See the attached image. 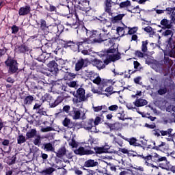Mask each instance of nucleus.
Here are the masks:
<instances>
[{
	"label": "nucleus",
	"mask_w": 175,
	"mask_h": 175,
	"mask_svg": "<svg viewBox=\"0 0 175 175\" xmlns=\"http://www.w3.org/2000/svg\"><path fill=\"white\" fill-rule=\"evenodd\" d=\"M87 66H88V60L80 59L75 64V70L76 72H79L83 68H87Z\"/></svg>",
	"instance_id": "11"
},
{
	"label": "nucleus",
	"mask_w": 175,
	"mask_h": 175,
	"mask_svg": "<svg viewBox=\"0 0 175 175\" xmlns=\"http://www.w3.org/2000/svg\"><path fill=\"white\" fill-rule=\"evenodd\" d=\"M94 42L92 40L90 39V37L88 38H81L79 39V41L77 42V50H91V44Z\"/></svg>",
	"instance_id": "7"
},
{
	"label": "nucleus",
	"mask_w": 175,
	"mask_h": 175,
	"mask_svg": "<svg viewBox=\"0 0 175 175\" xmlns=\"http://www.w3.org/2000/svg\"><path fill=\"white\" fill-rule=\"evenodd\" d=\"M5 64L8 66V72L10 75H13L18 70V63H17V60L13 59L10 55L8 57Z\"/></svg>",
	"instance_id": "4"
},
{
	"label": "nucleus",
	"mask_w": 175,
	"mask_h": 175,
	"mask_svg": "<svg viewBox=\"0 0 175 175\" xmlns=\"http://www.w3.org/2000/svg\"><path fill=\"white\" fill-rule=\"evenodd\" d=\"M31 13V6L29 5L21 7L18 10L19 16H27Z\"/></svg>",
	"instance_id": "23"
},
{
	"label": "nucleus",
	"mask_w": 175,
	"mask_h": 175,
	"mask_svg": "<svg viewBox=\"0 0 175 175\" xmlns=\"http://www.w3.org/2000/svg\"><path fill=\"white\" fill-rule=\"evenodd\" d=\"M42 53H43V50H42V49L40 48H38L37 49L34 50L33 54L35 59H38L40 57Z\"/></svg>",
	"instance_id": "45"
},
{
	"label": "nucleus",
	"mask_w": 175,
	"mask_h": 175,
	"mask_svg": "<svg viewBox=\"0 0 175 175\" xmlns=\"http://www.w3.org/2000/svg\"><path fill=\"white\" fill-rule=\"evenodd\" d=\"M69 146H70L72 148H77V147H79V144H77L76 140L72 138L71 142H69Z\"/></svg>",
	"instance_id": "55"
},
{
	"label": "nucleus",
	"mask_w": 175,
	"mask_h": 175,
	"mask_svg": "<svg viewBox=\"0 0 175 175\" xmlns=\"http://www.w3.org/2000/svg\"><path fill=\"white\" fill-rule=\"evenodd\" d=\"M45 55H47V53L42 52L41 55L37 59V61H39V62H44V57Z\"/></svg>",
	"instance_id": "62"
},
{
	"label": "nucleus",
	"mask_w": 175,
	"mask_h": 175,
	"mask_svg": "<svg viewBox=\"0 0 175 175\" xmlns=\"http://www.w3.org/2000/svg\"><path fill=\"white\" fill-rule=\"evenodd\" d=\"M44 76H47V72L37 71L36 72L33 73L31 75V77L33 80H34L35 81H37L38 83V84L44 86V82L42 80H44V79H46V77H44Z\"/></svg>",
	"instance_id": "9"
},
{
	"label": "nucleus",
	"mask_w": 175,
	"mask_h": 175,
	"mask_svg": "<svg viewBox=\"0 0 175 175\" xmlns=\"http://www.w3.org/2000/svg\"><path fill=\"white\" fill-rule=\"evenodd\" d=\"M16 161H17V157L16 154L12 157H8L7 159V163L9 166H12V165H14L16 163Z\"/></svg>",
	"instance_id": "41"
},
{
	"label": "nucleus",
	"mask_w": 175,
	"mask_h": 175,
	"mask_svg": "<svg viewBox=\"0 0 175 175\" xmlns=\"http://www.w3.org/2000/svg\"><path fill=\"white\" fill-rule=\"evenodd\" d=\"M57 9H59L61 14L68 15L69 12V6H66L64 5H58Z\"/></svg>",
	"instance_id": "38"
},
{
	"label": "nucleus",
	"mask_w": 175,
	"mask_h": 175,
	"mask_svg": "<svg viewBox=\"0 0 175 175\" xmlns=\"http://www.w3.org/2000/svg\"><path fill=\"white\" fill-rule=\"evenodd\" d=\"M86 36L90 40L92 39L93 43H102V42H107L109 39V33L105 31H100L98 30L90 31L85 27H83Z\"/></svg>",
	"instance_id": "2"
},
{
	"label": "nucleus",
	"mask_w": 175,
	"mask_h": 175,
	"mask_svg": "<svg viewBox=\"0 0 175 175\" xmlns=\"http://www.w3.org/2000/svg\"><path fill=\"white\" fill-rule=\"evenodd\" d=\"M147 46H148V40H146L142 42L141 50L142 53H147V51H148V48Z\"/></svg>",
	"instance_id": "43"
},
{
	"label": "nucleus",
	"mask_w": 175,
	"mask_h": 175,
	"mask_svg": "<svg viewBox=\"0 0 175 175\" xmlns=\"http://www.w3.org/2000/svg\"><path fill=\"white\" fill-rule=\"evenodd\" d=\"M147 100L143 98H137L135 101L133 102V105H135V107H143V106H146Z\"/></svg>",
	"instance_id": "28"
},
{
	"label": "nucleus",
	"mask_w": 175,
	"mask_h": 175,
	"mask_svg": "<svg viewBox=\"0 0 175 175\" xmlns=\"http://www.w3.org/2000/svg\"><path fill=\"white\" fill-rule=\"evenodd\" d=\"M62 111H64V113H66V114H68L70 113V105H64L63 107V109H62Z\"/></svg>",
	"instance_id": "61"
},
{
	"label": "nucleus",
	"mask_w": 175,
	"mask_h": 175,
	"mask_svg": "<svg viewBox=\"0 0 175 175\" xmlns=\"http://www.w3.org/2000/svg\"><path fill=\"white\" fill-rule=\"evenodd\" d=\"M25 142H27V137L23 136V134H21L17 137V144L21 145L23 143H25Z\"/></svg>",
	"instance_id": "44"
},
{
	"label": "nucleus",
	"mask_w": 175,
	"mask_h": 175,
	"mask_svg": "<svg viewBox=\"0 0 175 175\" xmlns=\"http://www.w3.org/2000/svg\"><path fill=\"white\" fill-rule=\"evenodd\" d=\"M41 131L42 132H51L53 131H55V129H54V128L51 126H46V127L42 128Z\"/></svg>",
	"instance_id": "64"
},
{
	"label": "nucleus",
	"mask_w": 175,
	"mask_h": 175,
	"mask_svg": "<svg viewBox=\"0 0 175 175\" xmlns=\"http://www.w3.org/2000/svg\"><path fill=\"white\" fill-rule=\"evenodd\" d=\"M81 169H83V170H86L88 173L87 175H98V172H95V170L86 169L84 167H81Z\"/></svg>",
	"instance_id": "54"
},
{
	"label": "nucleus",
	"mask_w": 175,
	"mask_h": 175,
	"mask_svg": "<svg viewBox=\"0 0 175 175\" xmlns=\"http://www.w3.org/2000/svg\"><path fill=\"white\" fill-rule=\"evenodd\" d=\"M72 98L73 103H81V102H85V90L83 88H79L76 92H73Z\"/></svg>",
	"instance_id": "5"
},
{
	"label": "nucleus",
	"mask_w": 175,
	"mask_h": 175,
	"mask_svg": "<svg viewBox=\"0 0 175 175\" xmlns=\"http://www.w3.org/2000/svg\"><path fill=\"white\" fill-rule=\"evenodd\" d=\"M160 32H161V36L167 39L162 45L163 51H167L169 57L175 58V40H173L174 32L170 29H167L164 31L161 30Z\"/></svg>",
	"instance_id": "1"
},
{
	"label": "nucleus",
	"mask_w": 175,
	"mask_h": 175,
	"mask_svg": "<svg viewBox=\"0 0 175 175\" xmlns=\"http://www.w3.org/2000/svg\"><path fill=\"white\" fill-rule=\"evenodd\" d=\"M120 9H128L129 6H131V1L129 0H126V1L121 2L119 4Z\"/></svg>",
	"instance_id": "42"
},
{
	"label": "nucleus",
	"mask_w": 175,
	"mask_h": 175,
	"mask_svg": "<svg viewBox=\"0 0 175 175\" xmlns=\"http://www.w3.org/2000/svg\"><path fill=\"white\" fill-rule=\"evenodd\" d=\"M42 148L44 151H46V152H55V148L51 142L44 143Z\"/></svg>",
	"instance_id": "22"
},
{
	"label": "nucleus",
	"mask_w": 175,
	"mask_h": 175,
	"mask_svg": "<svg viewBox=\"0 0 175 175\" xmlns=\"http://www.w3.org/2000/svg\"><path fill=\"white\" fill-rule=\"evenodd\" d=\"M71 14H74V16H72V18L68 17V18H70V23L67 22L66 25L71 27V28H74V29H77V28L80 27V23L83 21V19H81V16L77 15L76 10H73Z\"/></svg>",
	"instance_id": "6"
},
{
	"label": "nucleus",
	"mask_w": 175,
	"mask_h": 175,
	"mask_svg": "<svg viewBox=\"0 0 175 175\" xmlns=\"http://www.w3.org/2000/svg\"><path fill=\"white\" fill-rule=\"evenodd\" d=\"M53 42L57 43V44H60L61 46H64L65 47L66 44V40H62L59 38V36H55V37L52 38Z\"/></svg>",
	"instance_id": "35"
},
{
	"label": "nucleus",
	"mask_w": 175,
	"mask_h": 175,
	"mask_svg": "<svg viewBox=\"0 0 175 175\" xmlns=\"http://www.w3.org/2000/svg\"><path fill=\"white\" fill-rule=\"evenodd\" d=\"M11 29H12V33L13 34H16L17 33V32H18V31H20V29L16 25H12L11 27Z\"/></svg>",
	"instance_id": "63"
},
{
	"label": "nucleus",
	"mask_w": 175,
	"mask_h": 175,
	"mask_svg": "<svg viewBox=\"0 0 175 175\" xmlns=\"http://www.w3.org/2000/svg\"><path fill=\"white\" fill-rule=\"evenodd\" d=\"M135 57H137L138 58H144V57H146V53H144L143 51L137 50L135 51Z\"/></svg>",
	"instance_id": "53"
},
{
	"label": "nucleus",
	"mask_w": 175,
	"mask_h": 175,
	"mask_svg": "<svg viewBox=\"0 0 175 175\" xmlns=\"http://www.w3.org/2000/svg\"><path fill=\"white\" fill-rule=\"evenodd\" d=\"M67 85L70 87V88H75V87H78L79 85H77V81H72L68 83H67Z\"/></svg>",
	"instance_id": "57"
},
{
	"label": "nucleus",
	"mask_w": 175,
	"mask_h": 175,
	"mask_svg": "<svg viewBox=\"0 0 175 175\" xmlns=\"http://www.w3.org/2000/svg\"><path fill=\"white\" fill-rule=\"evenodd\" d=\"M152 162L154 163H159V162H165V163H160V167L161 169H165L167 170L169 169V162L166 157H162L158 153H152Z\"/></svg>",
	"instance_id": "3"
},
{
	"label": "nucleus",
	"mask_w": 175,
	"mask_h": 175,
	"mask_svg": "<svg viewBox=\"0 0 175 175\" xmlns=\"http://www.w3.org/2000/svg\"><path fill=\"white\" fill-rule=\"evenodd\" d=\"M62 102H64V97L58 96L55 100H51L49 102V107L50 109H54L57 107V106H59V105H61Z\"/></svg>",
	"instance_id": "16"
},
{
	"label": "nucleus",
	"mask_w": 175,
	"mask_h": 175,
	"mask_svg": "<svg viewBox=\"0 0 175 175\" xmlns=\"http://www.w3.org/2000/svg\"><path fill=\"white\" fill-rule=\"evenodd\" d=\"M125 29H128V27L124 26V27H118L116 29V31L118 33H122L121 34V36H124V35H126V33H125Z\"/></svg>",
	"instance_id": "46"
},
{
	"label": "nucleus",
	"mask_w": 175,
	"mask_h": 175,
	"mask_svg": "<svg viewBox=\"0 0 175 175\" xmlns=\"http://www.w3.org/2000/svg\"><path fill=\"white\" fill-rule=\"evenodd\" d=\"M105 12L108 13L109 16H113L111 12V0H105Z\"/></svg>",
	"instance_id": "36"
},
{
	"label": "nucleus",
	"mask_w": 175,
	"mask_h": 175,
	"mask_svg": "<svg viewBox=\"0 0 175 175\" xmlns=\"http://www.w3.org/2000/svg\"><path fill=\"white\" fill-rule=\"evenodd\" d=\"M47 42L45 43L44 44V47L45 49H53V43H55V42L53 41V38H51V39H47Z\"/></svg>",
	"instance_id": "50"
},
{
	"label": "nucleus",
	"mask_w": 175,
	"mask_h": 175,
	"mask_svg": "<svg viewBox=\"0 0 175 175\" xmlns=\"http://www.w3.org/2000/svg\"><path fill=\"white\" fill-rule=\"evenodd\" d=\"M55 154L57 158H62L63 157H65V155H66V148H65V146L61 147Z\"/></svg>",
	"instance_id": "37"
},
{
	"label": "nucleus",
	"mask_w": 175,
	"mask_h": 175,
	"mask_svg": "<svg viewBox=\"0 0 175 175\" xmlns=\"http://www.w3.org/2000/svg\"><path fill=\"white\" fill-rule=\"evenodd\" d=\"M128 28V31L126 33V35H135L136 32H137V27H127Z\"/></svg>",
	"instance_id": "48"
},
{
	"label": "nucleus",
	"mask_w": 175,
	"mask_h": 175,
	"mask_svg": "<svg viewBox=\"0 0 175 175\" xmlns=\"http://www.w3.org/2000/svg\"><path fill=\"white\" fill-rule=\"evenodd\" d=\"M110 58L112 59V62L114 61H118V59H121V53L118 52L117 54L109 55Z\"/></svg>",
	"instance_id": "52"
},
{
	"label": "nucleus",
	"mask_w": 175,
	"mask_h": 175,
	"mask_svg": "<svg viewBox=\"0 0 175 175\" xmlns=\"http://www.w3.org/2000/svg\"><path fill=\"white\" fill-rule=\"evenodd\" d=\"M102 120L103 119L100 118V116H96L93 122L94 126H97V125L100 124L102 122Z\"/></svg>",
	"instance_id": "59"
},
{
	"label": "nucleus",
	"mask_w": 175,
	"mask_h": 175,
	"mask_svg": "<svg viewBox=\"0 0 175 175\" xmlns=\"http://www.w3.org/2000/svg\"><path fill=\"white\" fill-rule=\"evenodd\" d=\"M16 50L18 54H26V53L29 51V46H28L27 44L23 43L21 45H17L16 46Z\"/></svg>",
	"instance_id": "14"
},
{
	"label": "nucleus",
	"mask_w": 175,
	"mask_h": 175,
	"mask_svg": "<svg viewBox=\"0 0 175 175\" xmlns=\"http://www.w3.org/2000/svg\"><path fill=\"white\" fill-rule=\"evenodd\" d=\"M153 150H156L157 151H162L165 152L169 150V146L166 145L165 142H160V144L158 146H155V142H154Z\"/></svg>",
	"instance_id": "18"
},
{
	"label": "nucleus",
	"mask_w": 175,
	"mask_h": 175,
	"mask_svg": "<svg viewBox=\"0 0 175 175\" xmlns=\"http://www.w3.org/2000/svg\"><path fill=\"white\" fill-rule=\"evenodd\" d=\"M105 125L108 126L110 131H113V132H120L122 130V126H121V124H120L119 122H107L105 123Z\"/></svg>",
	"instance_id": "12"
},
{
	"label": "nucleus",
	"mask_w": 175,
	"mask_h": 175,
	"mask_svg": "<svg viewBox=\"0 0 175 175\" xmlns=\"http://www.w3.org/2000/svg\"><path fill=\"white\" fill-rule=\"evenodd\" d=\"M164 64L165 65H167V66H172L173 64V61L170 59V58L167 57H164Z\"/></svg>",
	"instance_id": "56"
},
{
	"label": "nucleus",
	"mask_w": 175,
	"mask_h": 175,
	"mask_svg": "<svg viewBox=\"0 0 175 175\" xmlns=\"http://www.w3.org/2000/svg\"><path fill=\"white\" fill-rule=\"evenodd\" d=\"M36 136H38V131L36 129H31L26 133V139L29 140V139H33Z\"/></svg>",
	"instance_id": "31"
},
{
	"label": "nucleus",
	"mask_w": 175,
	"mask_h": 175,
	"mask_svg": "<svg viewBox=\"0 0 175 175\" xmlns=\"http://www.w3.org/2000/svg\"><path fill=\"white\" fill-rule=\"evenodd\" d=\"M116 49L114 48H109L108 49H104L103 53V55H107V54H114L116 53Z\"/></svg>",
	"instance_id": "49"
},
{
	"label": "nucleus",
	"mask_w": 175,
	"mask_h": 175,
	"mask_svg": "<svg viewBox=\"0 0 175 175\" xmlns=\"http://www.w3.org/2000/svg\"><path fill=\"white\" fill-rule=\"evenodd\" d=\"M110 83H111L110 80L103 79L101 81V83H100V85L98 86V90H100V91H102L103 92L105 91L104 88H106V87L107 88L109 84H110Z\"/></svg>",
	"instance_id": "34"
},
{
	"label": "nucleus",
	"mask_w": 175,
	"mask_h": 175,
	"mask_svg": "<svg viewBox=\"0 0 175 175\" xmlns=\"http://www.w3.org/2000/svg\"><path fill=\"white\" fill-rule=\"evenodd\" d=\"M66 49L68 48V47H71V49H73L74 47H75V51H76L77 50V42H75L73 41H71V40H66V45L65 46Z\"/></svg>",
	"instance_id": "39"
},
{
	"label": "nucleus",
	"mask_w": 175,
	"mask_h": 175,
	"mask_svg": "<svg viewBox=\"0 0 175 175\" xmlns=\"http://www.w3.org/2000/svg\"><path fill=\"white\" fill-rule=\"evenodd\" d=\"M173 22L172 21H169L166 18L162 19L160 22L161 25L163 26V29H172L173 28Z\"/></svg>",
	"instance_id": "20"
},
{
	"label": "nucleus",
	"mask_w": 175,
	"mask_h": 175,
	"mask_svg": "<svg viewBox=\"0 0 175 175\" xmlns=\"http://www.w3.org/2000/svg\"><path fill=\"white\" fill-rule=\"evenodd\" d=\"M94 148L93 146H85V148L83 146H80L79 149H76L74 150V153L76 155H92L95 154L94 150H92Z\"/></svg>",
	"instance_id": "8"
},
{
	"label": "nucleus",
	"mask_w": 175,
	"mask_h": 175,
	"mask_svg": "<svg viewBox=\"0 0 175 175\" xmlns=\"http://www.w3.org/2000/svg\"><path fill=\"white\" fill-rule=\"evenodd\" d=\"M86 76L90 79L92 80V79H94V77H95V76H96V73L94 72V71L87 72H86Z\"/></svg>",
	"instance_id": "60"
},
{
	"label": "nucleus",
	"mask_w": 175,
	"mask_h": 175,
	"mask_svg": "<svg viewBox=\"0 0 175 175\" xmlns=\"http://www.w3.org/2000/svg\"><path fill=\"white\" fill-rule=\"evenodd\" d=\"M48 68L51 69V72H55L57 73L58 72V64L55 62V60H51L47 64Z\"/></svg>",
	"instance_id": "27"
},
{
	"label": "nucleus",
	"mask_w": 175,
	"mask_h": 175,
	"mask_svg": "<svg viewBox=\"0 0 175 175\" xmlns=\"http://www.w3.org/2000/svg\"><path fill=\"white\" fill-rule=\"evenodd\" d=\"M144 165L148 166L149 167H154V164L152 163V154H148L144 157Z\"/></svg>",
	"instance_id": "30"
},
{
	"label": "nucleus",
	"mask_w": 175,
	"mask_h": 175,
	"mask_svg": "<svg viewBox=\"0 0 175 175\" xmlns=\"http://www.w3.org/2000/svg\"><path fill=\"white\" fill-rule=\"evenodd\" d=\"M77 74L70 72H66L64 76V80L68 81H72L74 79H76Z\"/></svg>",
	"instance_id": "33"
},
{
	"label": "nucleus",
	"mask_w": 175,
	"mask_h": 175,
	"mask_svg": "<svg viewBox=\"0 0 175 175\" xmlns=\"http://www.w3.org/2000/svg\"><path fill=\"white\" fill-rule=\"evenodd\" d=\"M102 78H100V77H96L94 79H92V82L94 83V84H96L97 85H100V83H102Z\"/></svg>",
	"instance_id": "58"
},
{
	"label": "nucleus",
	"mask_w": 175,
	"mask_h": 175,
	"mask_svg": "<svg viewBox=\"0 0 175 175\" xmlns=\"http://www.w3.org/2000/svg\"><path fill=\"white\" fill-rule=\"evenodd\" d=\"M25 85L27 88H30L31 90H43V85H38V86H37L36 83L33 81L27 80L25 81Z\"/></svg>",
	"instance_id": "21"
},
{
	"label": "nucleus",
	"mask_w": 175,
	"mask_h": 175,
	"mask_svg": "<svg viewBox=\"0 0 175 175\" xmlns=\"http://www.w3.org/2000/svg\"><path fill=\"white\" fill-rule=\"evenodd\" d=\"M91 64L93 65V66H96L98 70H100L101 69H105L106 68V66L105 64H103V62L99 59L94 58L91 60Z\"/></svg>",
	"instance_id": "13"
},
{
	"label": "nucleus",
	"mask_w": 175,
	"mask_h": 175,
	"mask_svg": "<svg viewBox=\"0 0 175 175\" xmlns=\"http://www.w3.org/2000/svg\"><path fill=\"white\" fill-rule=\"evenodd\" d=\"M62 125L68 129H75L76 128V123L72 122L68 118H65L62 121Z\"/></svg>",
	"instance_id": "17"
},
{
	"label": "nucleus",
	"mask_w": 175,
	"mask_h": 175,
	"mask_svg": "<svg viewBox=\"0 0 175 175\" xmlns=\"http://www.w3.org/2000/svg\"><path fill=\"white\" fill-rule=\"evenodd\" d=\"M38 25H40V30H41L44 35H47L49 33V26L47 25V22L44 19H40V23H38Z\"/></svg>",
	"instance_id": "15"
},
{
	"label": "nucleus",
	"mask_w": 175,
	"mask_h": 175,
	"mask_svg": "<svg viewBox=\"0 0 175 175\" xmlns=\"http://www.w3.org/2000/svg\"><path fill=\"white\" fill-rule=\"evenodd\" d=\"M34 98L31 95H29L25 96L23 98V107L27 110L26 106H29V105H32V102H33Z\"/></svg>",
	"instance_id": "29"
},
{
	"label": "nucleus",
	"mask_w": 175,
	"mask_h": 175,
	"mask_svg": "<svg viewBox=\"0 0 175 175\" xmlns=\"http://www.w3.org/2000/svg\"><path fill=\"white\" fill-rule=\"evenodd\" d=\"M82 126L86 131H91V129H95L94 132L95 133H98V131H96V126H94V119H89L85 122H83Z\"/></svg>",
	"instance_id": "10"
},
{
	"label": "nucleus",
	"mask_w": 175,
	"mask_h": 175,
	"mask_svg": "<svg viewBox=\"0 0 175 175\" xmlns=\"http://www.w3.org/2000/svg\"><path fill=\"white\" fill-rule=\"evenodd\" d=\"M98 165H99L98 161L90 159L84 162L83 167H95L98 166Z\"/></svg>",
	"instance_id": "25"
},
{
	"label": "nucleus",
	"mask_w": 175,
	"mask_h": 175,
	"mask_svg": "<svg viewBox=\"0 0 175 175\" xmlns=\"http://www.w3.org/2000/svg\"><path fill=\"white\" fill-rule=\"evenodd\" d=\"M94 150V154H106V152H109V148L105 147H93Z\"/></svg>",
	"instance_id": "32"
},
{
	"label": "nucleus",
	"mask_w": 175,
	"mask_h": 175,
	"mask_svg": "<svg viewBox=\"0 0 175 175\" xmlns=\"http://www.w3.org/2000/svg\"><path fill=\"white\" fill-rule=\"evenodd\" d=\"M59 28H62V25H53L51 27V33H58Z\"/></svg>",
	"instance_id": "47"
},
{
	"label": "nucleus",
	"mask_w": 175,
	"mask_h": 175,
	"mask_svg": "<svg viewBox=\"0 0 175 175\" xmlns=\"http://www.w3.org/2000/svg\"><path fill=\"white\" fill-rule=\"evenodd\" d=\"M54 172H55V168L49 167L41 171L40 173L41 174L50 175V174H53V173H54Z\"/></svg>",
	"instance_id": "40"
},
{
	"label": "nucleus",
	"mask_w": 175,
	"mask_h": 175,
	"mask_svg": "<svg viewBox=\"0 0 175 175\" xmlns=\"http://www.w3.org/2000/svg\"><path fill=\"white\" fill-rule=\"evenodd\" d=\"M34 146H40L42 144V137L40 135L36 136V139L33 141Z\"/></svg>",
	"instance_id": "51"
},
{
	"label": "nucleus",
	"mask_w": 175,
	"mask_h": 175,
	"mask_svg": "<svg viewBox=\"0 0 175 175\" xmlns=\"http://www.w3.org/2000/svg\"><path fill=\"white\" fill-rule=\"evenodd\" d=\"M106 93H103V95H105V96H110L111 95H113V94H117L120 92V90L118 91H114V88H113V85H108L107 88L104 90Z\"/></svg>",
	"instance_id": "24"
},
{
	"label": "nucleus",
	"mask_w": 175,
	"mask_h": 175,
	"mask_svg": "<svg viewBox=\"0 0 175 175\" xmlns=\"http://www.w3.org/2000/svg\"><path fill=\"white\" fill-rule=\"evenodd\" d=\"M124 139L126 142H128L130 146H133L134 147H141V148H143V150H146V148L144 146H142V144L137 142V139L133 137L131 138H124Z\"/></svg>",
	"instance_id": "19"
},
{
	"label": "nucleus",
	"mask_w": 175,
	"mask_h": 175,
	"mask_svg": "<svg viewBox=\"0 0 175 175\" xmlns=\"http://www.w3.org/2000/svg\"><path fill=\"white\" fill-rule=\"evenodd\" d=\"M69 116L72 117L73 120H80L81 113H80V110H77L76 107H73L72 110L70 111Z\"/></svg>",
	"instance_id": "26"
}]
</instances>
